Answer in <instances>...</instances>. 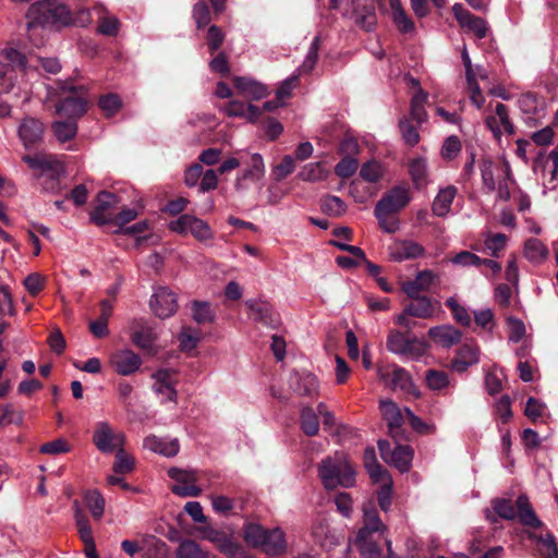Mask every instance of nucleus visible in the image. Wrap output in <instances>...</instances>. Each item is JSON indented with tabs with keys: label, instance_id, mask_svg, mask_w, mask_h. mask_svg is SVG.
<instances>
[{
	"label": "nucleus",
	"instance_id": "48",
	"mask_svg": "<svg viewBox=\"0 0 558 558\" xmlns=\"http://www.w3.org/2000/svg\"><path fill=\"white\" fill-rule=\"evenodd\" d=\"M51 128L54 136L61 143L71 141L77 133V124L74 120L56 121Z\"/></svg>",
	"mask_w": 558,
	"mask_h": 558
},
{
	"label": "nucleus",
	"instance_id": "21",
	"mask_svg": "<svg viewBox=\"0 0 558 558\" xmlns=\"http://www.w3.org/2000/svg\"><path fill=\"white\" fill-rule=\"evenodd\" d=\"M119 204V198L116 194L101 191L96 197V205L90 213V221L98 225L105 226L113 221V216L110 209L116 208Z\"/></svg>",
	"mask_w": 558,
	"mask_h": 558
},
{
	"label": "nucleus",
	"instance_id": "22",
	"mask_svg": "<svg viewBox=\"0 0 558 558\" xmlns=\"http://www.w3.org/2000/svg\"><path fill=\"white\" fill-rule=\"evenodd\" d=\"M411 201L410 191L407 186L398 185L390 189L377 202L378 211H388L396 214L404 208Z\"/></svg>",
	"mask_w": 558,
	"mask_h": 558
},
{
	"label": "nucleus",
	"instance_id": "24",
	"mask_svg": "<svg viewBox=\"0 0 558 558\" xmlns=\"http://www.w3.org/2000/svg\"><path fill=\"white\" fill-rule=\"evenodd\" d=\"M452 12L462 28H468L469 31L473 32L480 39L486 37L488 27L485 20L473 15L460 3H456L452 7Z\"/></svg>",
	"mask_w": 558,
	"mask_h": 558
},
{
	"label": "nucleus",
	"instance_id": "47",
	"mask_svg": "<svg viewBox=\"0 0 558 558\" xmlns=\"http://www.w3.org/2000/svg\"><path fill=\"white\" fill-rule=\"evenodd\" d=\"M298 175L302 181L318 182L327 178L328 170L320 161L310 162L302 167Z\"/></svg>",
	"mask_w": 558,
	"mask_h": 558
},
{
	"label": "nucleus",
	"instance_id": "49",
	"mask_svg": "<svg viewBox=\"0 0 558 558\" xmlns=\"http://www.w3.org/2000/svg\"><path fill=\"white\" fill-rule=\"evenodd\" d=\"M84 502L94 519L99 520L105 512V498L98 490H88L84 495Z\"/></svg>",
	"mask_w": 558,
	"mask_h": 558
},
{
	"label": "nucleus",
	"instance_id": "59",
	"mask_svg": "<svg viewBox=\"0 0 558 558\" xmlns=\"http://www.w3.org/2000/svg\"><path fill=\"white\" fill-rule=\"evenodd\" d=\"M446 305L451 310L453 318L461 325L469 327L472 323L469 311L459 304L456 298L450 296L446 301Z\"/></svg>",
	"mask_w": 558,
	"mask_h": 558
},
{
	"label": "nucleus",
	"instance_id": "1",
	"mask_svg": "<svg viewBox=\"0 0 558 558\" xmlns=\"http://www.w3.org/2000/svg\"><path fill=\"white\" fill-rule=\"evenodd\" d=\"M387 526L379 518L378 511L372 502L363 506V524L350 541L344 557L350 558L353 544L363 558H393L391 542L386 537Z\"/></svg>",
	"mask_w": 558,
	"mask_h": 558
},
{
	"label": "nucleus",
	"instance_id": "29",
	"mask_svg": "<svg viewBox=\"0 0 558 558\" xmlns=\"http://www.w3.org/2000/svg\"><path fill=\"white\" fill-rule=\"evenodd\" d=\"M290 388L299 396L312 397L318 391L317 378L308 372H293L289 378Z\"/></svg>",
	"mask_w": 558,
	"mask_h": 558
},
{
	"label": "nucleus",
	"instance_id": "25",
	"mask_svg": "<svg viewBox=\"0 0 558 558\" xmlns=\"http://www.w3.org/2000/svg\"><path fill=\"white\" fill-rule=\"evenodd\" d=\"M110 363L119 375L129 376L140 369L142 359L133 351L124 349L112 353L110 356Z\"/></svg>",
	"mask_w": 558,
	"mask_h": 558
},
{
	"label": "nucleus",
	"instance_id": "20",
	"mask_svg": "<svg viewBox=\"0 0 558 558\" xmlns=\"http://www.w3.org/2000/svg\"><path fill=\"white\" fill-rule=\"evenodd\" d=\"M518 107L527 124H536L546 116V106L542 97L534 93H525L518 99Z\"/></svg>",
	"mask_w": 558,
	"mask_h": 558
},
{
	"label": "nucleus",
	"instance_id": "15",
	"mask_svg": "<svg viewBox=\"0 0 558 558\" xmlns=\"http://www.w3.org/2000/svg\"><path fill=\"white\" fill-rule=\"evenodd\" d=\"M485 125L497 141H500L505 134L512 135L515 132L509 110L501 102H497L495 108L486 116Z\"/></svg>",
	"mask_w": 558,
	"mask_h": 558
},
{
	"label": "nucleus",
	"instance_id": "7",
	"mask_svg": "<svg viewBox=\"0 0 558 558\" xmlns=\"http://www.w3.org/2000/svg\"><path fill=\"white\" fill-rule=\"evenodd\" d=\"M22 160L32 169L39 171L41 185L45 191L56 193L59 185V175L62 172L61 163L52 156L43 154L24 155Z\"/></svg>",
	"mask_w": 558,
	"mask_h": 558
},
{
	"label": "nucleus",
	"instance_id": "40",
	"mask_svg": "<svg viewBox=\"0 0 558 558\" xmlns=\"http://www.w3.org/2000/svg\"><path fill=\"white\" fill-rule=\"evenodd\" d=\"M515 504L518 508L519 520L523 525L535 529L542 526V521L534 512L526 495H520Z\"/></svg>",
	"mask_w": 558,
	"mask_h": 558
},
{
	"label": "nucleus",
	"instance_id": "50",
	"mask_svg": "<svg viewBox=\"0 0 558 558\" xmlns=\"http://www.w3.org/2000/svg\"><path fill=\"white\" fill-rule=\"evenodd\" d=\"M322 210L328 216L340 217L347 211L345 203L338 196L326 195L320 201Z\"/></svg>",
	"mask_w": 558,
	"mask_h": 558
},
{
	"label": "nucleus",
	"instance_id": "8",
	"mask_svg": "<svg viewBox=\"0 0 558 558\" xmlns=\"http://www.w3.org/2000/svg\"><path fill=\"white\" fill-rule=\"evenodd\" d=\"M201 537L216 545L220 553L229 558H250L248 553L242 545L234 542L228 534L221 530L214 529L210 525L198 529Z\"/></svg>",
	"mask_w": 558,
	"mask_h": 558
},
{
	"label": "nucleus",
	"instance_id": "37",
	"mask_svg": "<svg viewBox=\"0 0 558 558\" xmlns=\"http://www.w3.org/2000/svg\"><path fill=\"white\" fill-rule=\"evenodd\" d=\"M390 7L391 20L400 33L411 34L414 32V23L405 13L400 0H388Z\"/></svg>",
	"mask_w": 558,
	"mask_h": 558
},
{
	"label": "nucleus",
	"instance_id": "42",
	"mask_svg": "<svg viewBox=\"0 0 558 558\" xmlns=\"http://www.w3.org/2000/svg\"><path fill=\"white\" fill-rule=\"evenodd\" d=\"M379 408L389 429H398L403 424V415L400 408L391 400H381Z\"/></svg>",
	"mask_w": 558,
	"mask_h": 558
},
{
	"label": "nucleus",
	"instance_id": "10",
	"mask_svg": "<svg viewBox=\"0 0 558 558\" xmlns=\"http://www.w3.org/2000/svg\"><path fill=\"white\" fill-rule=\"evenodd\" d=\"M151 390L161 403L177 404V371L172 368H159L151 374Z\"/></svg>",
	"mask_w": 558,
	"mask_h": 558
},
{
	"label": "nucleus",
	"instance_id": "64",
	"mask_svg": "<svg viewBox=\"0 0 558 558\" xmlns=\"http://www.w3.org/2000/svg\"><path fill=\"white\" fill-rule=\"evenodd\" d=\"M360 175L363 180L375 183L383 177L381 165L375 160L367 161L361 167Z\"/></svg>",
	"mask_w": 558,
	"mask_h": 558
},
{
	"label": "nucleus",
	"instance_id": "55",
	"mask_svg": "<svg viewBox=\"0 0 558 558\" xmlns=\"http://www.w3.org/2000/svg\"><path fill=\"white\" fill-rule=\"evenodd\" d=\"M426 385L434 391H439L447 388L450 379L447 373L442 371L429 369L425 375Z\"/></svg>",
	"mask_w": 558,
	"mask_h": 558
},
{
	"label": "nucleus",
	"instance_id": "60",
	"mask_svg": "<svg viewBox=\"0 0 558 558\" xmlns=\"http://www.w3.org/2000/svg\"><path fill=\"white\" fill-rule=\"evenodd\" d=\"M134 469V459L124 451L123 447L116 451L113 471L117 474L130 473Z\"/></svg>",
	"mask_w": 558,
	"mask_h": 558
},
{
	"label": "nucleus",
	"instance_id": "28",
	"mask_svg": "<svg viewBox=\"0 0 558 558\" xmlns=\"http://www.w3.org/2000/svg\"><path fill=\"white\" fill-rule=\"evenodd\" d=\"M143 447L150 452L166 458L175 457L180 450V444L177 438L157 437L155 435L145 437Z\"/></svg>",
	"mask_w": 558,
	"mask_h": 558
},
{
	"label": "nucleus",
	"instance_id": "43",
	"mask_svg": "<svg viewBox=\"0 0 558 558\" xmlns=\"http://www.w3.org/2000/svg\"><path fill=\"white\" fill-rule=\"evenodd\" d=\"M544 174L548 172L549 178H544V191L546 194L547 190H554L557 174H558V145L548 154L546 160L543 162Z\"/></svg>",
	"mask_w": 558,
	"mask_h": 558
},
{
	"label": "nucleus",
	"instance_id": "4",
	"mask_svg": "<svg viewBox=\"0 0 558 558\" xmlns=\"http://www.w3.org/2000/svg\"><path fill=\"white\" fill-rule=\"evenodd\" d=\"M243 539L248 546L269 556L283 555L288 549L286 533L279 526L268 529L259 523H246L243 526Z\"/></svg>",
	"mask_w": 558,
	"mask_h": 558
},
{
	"label": "nucleus",
	"instance_id": "56",
	"mask_svg": "<svg viewBox=\"0 0 558 558\" xmlns=\"http://www.w3.org/2000/svg\"><path fill=\"white\" fill-rule=\"evenodd\" d=\"M502 172L505 173V179L499 181L495 191H497V199L507 202L511 198L510 184H514V180L511 175V168L507 161L502 163Z\"/></svg>",
	"mask_w": 558,
	"mask_h": 558
},
{
	"label": "nucleus",
	"instance_id": "62",
	"mask_svg": "<svg viewBox=\"0 0 558 558\" xmlns=\"http://www.w3.org/2000/svg\"><path fill=\"white\" fill-rule=\"evenodd\" d=\"M507 235L504 233L496 234H486L485 238V247L490 253L493 257H498L500 252L506 247L507 244Z\"/></svg>",
	"mask_w": 558,
	"mask_h": 558
},
{
	"label": "nucleus",
	"instance_id": "41",
	"mask_svg": "<svg viewBox=\"0 0 558 558\" xmlns=\"http://www.w3.org/2000/svg\"><path fill=\"white\" fill-rule=\"evenodd\" d=\"M524 257L533 264H542L548 256V248L536 238H531L524 242Z\"/></svg>",
	"mask_w": 558,
	"mask_h": 558
},
{
	"label": "nucleus",
	"instance_id": "57",
	"mask_svg": "<svg viewBox=\"0 0 558 558\" xmlns=\"http://www.w3.org/2000/svg\"><path fill=\"white\" fill-rule=\"evenodd\" d=\"M199 340V331L192 329L191 327H183L179 335L180 348L184 352H191L194 350Z\"/></svg>",
	"mask_w": 558,
	"mask_h": 558
},
{
	"label": "nucleus",
	"instance_id": "44",
	"mask_svg": "<svg viewBox=\"0 0 558 558\" xmlns=\"http://www.w3.org/2000/svg\"><path fill=\"white\" fill-rule=\"evenodd\" d=\"M319 49H320V36L317 35L313 38L302 64L294 72L295 74H299V77L302 74H308L314 70V68L317 63V60H318Z\"/></svg>",
	"mask_w": 558,
	"mask_h": 558
},
{
	"label": "nucleus",
	"instance_id": "5",
	"mask_svg": "<svg viewBox=\"0 0 558 558\" xmlns=\"http://www.w3.org/2000/svg\"><path fill=\"white\" fill-rule=\"evenodd\" d=\"M318 475L324 487L328 490L338 486L351 487L355 483V472L344 460L343 456L327 457L322 461Z\"/></svg>",
	"mask_w": 558,
	"mask_h": 558
},
{
	"label": "nucleus",
	"instance_id": "6",
	"mask_svg": "<svg viewBox=\"0 0 558 558\" xmlns=\"http://www.w3.org/2000/svg\"><path fill=\"white\" fill-rule=\"evenodd\" d=\"M242 162L233 183L234 190L240 194L247 192L252 185L258 184L266 174V166L260 154L243 153Z\"/></svg>",
	"mask_w": 558,
	"mask_h": 558
},
{
	"label": "nucleus",
	"instance_id": "18",
	"mask_svg": "<svg viewBox=\"0 0 558 558\" xmlns=\"http://www.w3.org/2000/svg\"><path fill=\"white\" fill-rule=\"evenodd\" d=\"M168 475L177 482L171 488L175 495L181 497H196L201 495L202 489L195 485L198 480L196 471L170 468Z\"/></svg>",
	"mask_w": 558,
	"mask_h": 558
},
{
	"label": "nucleus",
	"instance_id": "14",
	"mask_svg": "<svg viewBox=\"0 0 558 558\" xmlns=\"http://www.w3.org/2000/svg\"><path fill=\"white\" fill-rule=\"evenodd\" d=\"M378 449L381 458L388 464L397 468L401 473L410 470L413 460V449L408 445H397L391 448L387 440H378Z\"/></svg>",
	"mask_w": 558,
	"mask_h": 558
},
{
	"label": "nucleus",
	"instance_id": "11",
	"mask_svg": "<svg viewBox=\"0 0 558 558\" xmlns=\"http://www.w3.org/2000/svg\"><path fill=\"white\" fill-rule=\"evenodd\" d=\"M46 132L45 123L35 117L26 116L17 124L16 133L26 150L36 149L43 144Z\"/></svg>",
	"mask_w": 558,
	"mask_h": 558
},
{
	"label": "nucleus",
	"instance_id": "23",
	"mask_svg": "<svg viewBox=\"0 0 558 558\" xmlns=\"http://www.w3.org/2000/svg\"><path fill=\"white\" fill-rule=\"evenodd\" d=\"M245 305L248 308V317L254 322L270 328H277L280 325L279 315L268 302L263 300H247Z\"/></svg>",
	"mask_w": 558,
	"mask_h": 558
},
{
	"label": "nucleus",
	"instance_id": "35",
	"mask_svg": "<svg viewBox=\"0 0 558 558\" xmlns=\"http://www.w3.org/2000/svg\"><path fill=\"white\" fill-rule=\"evenodd\" d=\"M222 111L229 117L244 118L248 122H255L262 114V110L254 105H246L240 100H231L225 105Z\"/></svg>",
	"mask_w": 558,
	"mask_h": 558
},
{
	"label": "nucleus",
	"instance_id": "38",
	"mask_svg": "<svg viewBox=\"0 0 558 558\" xmlns=\"http://www.w3.org/2000/svg\"><path fill=\"white\" fill-rule=\"evenodd\" d=\"M427 98L428 94L424 92L422 87H418V90H416L411 98L410 117L417 126H421L428 120V114L425 110Z\"/></svg>",
	"mask_w": 558,
	"mask_h": 558
},
{
	"label": "nucleus",
	"instance_id": "34",
	"mask_svg": "<svg viewBox=\"0 0 558 558\" xmlns=\"http://www.w3.org/2000/svg\"><path fill=\"white\" fill-rule=\"evenodd\" d=\"M428 336L436 344L442 348H451L459 343L462 338L461 331L451 325L432 327L428 330Z\"/></svg>",
	"mask_w": 558,
	"mask_h": 558
},
{
	"label": "nucleus",
	"instance_id": "32",
	"mask_svg": "<svg viewBox=\"0 0 558 558\" xmlns=\"http://www.w3.org/2000/svg\"><path fill=\"white\" fill-rule=\"evenodd\" d=\"M93 13L97 17V33L104 36H117L120 32L121 23L119 19L110 14L107 9L100 4L93 8Z\"/></svg>",
	"mask_w": 558,
	"mask_h": 558
},
{
	"label": "nucleus",
	"instance_id": "12",
	"mask_svg": "<svg viewBox=\"0 0 558 558\" xmlns=\"http://www.w3.org/2000/svg\"><path fill=\"white\" fill-rule=\"evenodd\" d=\"M93 442L100 452L111 453L124 446L125 435L114 432L107 421H100L95 425Z\"/></svg>",
	"mask_w": 558,
	"mask_h": 558
},
{
	"label": "nucleus",
	"instance_id": "51",
	"mask_svg": "<svg viewBox=\"0 0 558 558\" xmlns=\"http://www.w3.org/2000/svg\"><path fill=\"white\" fill-rule=\"evenodd\" d=\"M301 428L307 436H315L319 430L317 414L311 407H304L301 411Z\"/></svg>",
	"mask_w": 558,
	"mask_h": 558
},
{
	"label": "nucleus",
	"instance_id": "58",
	"mask_svg": "<svg viewBox=\"0 0 558 558\" xmlns=\"http://www.w3.org/2000/svg\"><path fill=\"white\" fill-rule=\"evenodd\" d=\"M480 171L484 187L490 193L496 190L495 166L490 159L480 161Z\"/></svg>",
	"mask_w": 558,
	"mask_h": 558
},
{
	"label": "nucleus",
	"instance_id": "17",
	"mask_svg": "<svg viewBox=\"0 0 558 558\" xmlns=\"http://www.w3.org/2000/svg\"><path fill=\"white\" fill-rule=\"evenodd\" d=\"M169 229L177 233H191L199 241L208 240L213 236V231L207 222L192 216L181 215L178 219L169 223Z\"/></svg>",
	"mask_w": 558,
	"mask_h": 558
},
{
	"label": "nucleus",
	"instance_id": "54",
	"mask_svg": "<svg viewBox=\"0 0 558 558\" xmlns=\"http://www.w3.org/2000/svg\"><path fill=\"white\" fill-rule=\"evenodd\" d=\"M75 512L74 520L78 530V534L83 543H88L94 541L92 527L89 525V521L87 517L83 513L82 509L77 501L74 502Z\"/></svg>",
	"mask_w": 558,
	"mask_h": 558
},
{
	"label": "nucleus",
	"instance_id": "53",
	"mask_svg": "<svg viewBox=\"0 0 558 558\" xmlns=\"http://www.w3.org/2000/svg\"><path fill=\"white\" fill-rule=\"evenodd\" d=\"M157 335L150 327H142L133 333L132 340L140 349L151 351L154 349Z\"/></svg>",
	"mask_w": 558,
	"mask_h": 558
},
{
	"label": "nucleus",
	"instance_id": "3",
	"mask_svg": "<svg viewBox=\"0 0 558 558\" xmlns=\"http://www.w3.org/2000/svg\"><path fill=\"white\" fill-rule=\"evenodd\" d=\"M37 64H29L26 57L15 48L4 49L0 54V89L9 93L14 87L15 69L26 72L28 68L38 69L40 66L49 74H57L61 70V64L57 58H38Z\"/></svg>",
	"mask_w": 558,
	"mask_h": 558
},
{
	"label": "nucleus",
	"instance_id": "9",
	"mask_svg": "<svg viewBox=\"0 0 558 558\" xmlns=\"http://www.w3.org/2000/svg\"><path fill=\"white\" fill-rule=\"evenodd\" d=\"M387 348L391 353L410 360L420 359L426 351L424 341L400 331H393L389 335Z\"/></svg>",
	"mask_w": 558,
	"mask_h": 558
},
{
	"label": "nucleus",
	"instance_id": "2",
	"mask_svg": "<svg viewBox=\"0 0 558 558\" xmlns=\"http://www.w3.org/2000/svg\"><path fill=\"white\" fill-rule=\"evenodd\" d=\"M25 19L28 39L38 47L44 44L45 29L69 26L71 10L58 0H41L29 5Z\"/></svg>",
	"mask_w": 558,
	"mask_h": 558
},
{
	"label": "nucleus",
	"instance_id": "30",
	"mask_svg": "<svg viewBox=\"0 0 558 558\" xmlns=\"http://www.w3.org/2000/svg\"><path fill=\"white\" fill-rule=\"evenodd\" d=\"M458 190L454 185L439 187L432 203V213L439 218H446L451 213L452 203Z\"/></svg>",
	"mask_w": 558,
	"mask_h": 558
},
{
	"label": "nucleus",
	"instance_id": "36",
	"mask_svg": "<svg viewBox=\"0 0 558 558\" xmlns=\"http://www.w3.org/2000/svg\"><path fill=\"white\" fill-rule=\"evenodd\" d=\"M409 173L416 190L425 189L430 182L427 160L423 157H417L410 161Z\"/></svg>",
	"mask_w": 558,
	"mask_h": 558
},
{
	"label": "nucleus",
	"instance_id": "61",
	"mask_svg": "<svg viewBox=\"0 0 558 558\" xmlns=\"http://www.w3.org/2000/svg\"><path fill=\"white\" fill-rule=\"evenodd\" d=\"M209 499L214 511L218 514L228 517L234 509V500L225 495H211Z\"/></svg>",
	"mask_w": 558,
	"mask_h": 558
},
{
	"label": "nucleus",
	"instance_id": "27",
	"mask_svg": "<svg viewBox=\"0 0 558 558\" xmlns=\"http://www.w3.org/2000/svg\"><path fill=\"white\" fill-rule=\"evenodd\" d=\"M480 362V348L474 341L464 342L457 351L451 367L458 373H464L470 366Z\"/></svg>",
	"mask_w": 558,
	"mask_h": 558
},
{
	"label": "nucleus",
	"instance_id": "63",
	"mask_svg": "<svg viewBox=\"0 0 558 558\" xmlns=\"http://www.w3.org/2000/svg\"><path fill=\"white\" fill-rule=\"evenodd\" d=\"M374 215L378 220V225L384 232L395 233L399 230V220L392 216L393 214H390L388 211L380 213L378 211V208L375 207Z\"/></svg>",
	"mask_w": 558,
	"mask_h": 558
},
{
	"label": "nucleus",
	"instance_id": "46",
	"mask_svg": "<svg viewBox=\"0 0 558 558\" xmlns=\"http://www.w3.org/2000/svg\"><path fill=\"white\" fill-rule=\"evenodd\" d=\"M192 318L199 325L213 323L216 314L211 305L205 301H193L191 303Z\"/></svg>",
	"mask_w": 558,
	"mask_h": 558
},
{
	"label": "nucleus",
	"instance_id": "33",
	"mask_svg": "<svg viewBox=\"0 0 558 558\" xmlns=\"http://www.w3.org/2000/svg\"><path fill=\"white\" fill-rule=\"evenodd\" d=\"M438 280V275L433 270L425 269L418 271L415 279L402 284V290L408 296L420 295L422 291H428Z\"/></svg>",
	"mask_w": 558,
	"mask_h": 558
},
{
	"label": "nucleus",
	"instance_id": "45",
	"mask_svg": "<svg viewBox=\"0 0 558 558\" xmlns=\"http://www.w3.org/2000/svg\"><path fill=\"white\" fill-rule=\"evenodd\" d=\"M165 543L153 535H146L142 538L141 544L136 541L124 539L121 543L122 550L129 555L130 557H134L142 547L144 546H154V547H165Z\"/></svg>",
	"mask_w": 558,
	"mask_h": 558
},
{
	"label": "nucleus",
	"instance_id": "31",
	"mask_svg": "<svg viewBox=\"0 0 558 558\" xmlns=\"http://www.w3.org/2000/svg\"><path fill=\"white\" fill-rule=\"evenodd\" d=\"M233 83L242 96L252 100H259L268 95L267 86L252 77L235 76Z\"/></svg>",
	"mask_w": 558,
	"mask_h": 558
},
{
	"label": "nucleus",
	"instance_id": "16",
	"mask_svg": "<svg viewBox=\"0 0 558 558\" xmlns=\"http://www.w3.org/2000/svg\"><path fill=\"white\" fill-rule=\"evenodd\" d=\"M62 90L70 92V95L64 97L57 106L56 111L58 114L65 116L69 120L78 119L86 112V101L78 94L82 87H76L71 84H63Z\"/></svg>",
	"mask_w": 558,
	"mask_h": 558
},
{
	"label": "nucleus",
	"instance_id": "52",
	"mask_svg": "<svg viewBox=\"0 0 558 558\" xmlns=\"http://www.w3.org/2000/svg\"><path fill=\"white\" fill-rule=\"evenodd\" d=\"M177 558H209V556L195 541L185 539L177 549Z\"/></svg>",
	"mask_w": 558,
	"mask_h": 558
},
{
	"label": "nucleus",
	"instance_id": "19",
	"mask_svg": "<svg viewBox=\"0 0 558 558\" xmlns=\"http://www.w3.org/2000/svg\"><path fill=\"white\" fill-rule=\"evenodd\" d=\"M149 305L157 317L169 318L177 312V295L167 287H158L151 295Z\"/></svg>",
	"mask_w": 558,
	"mask_h": 558
},
{
	"label": "nucleus",
	"instance_id": "39",
	"mask_svg": "<svg viewBox=\"0 0 558 558\" xmlns=\"http://www.w3.org/2000/svg\"><path fill=\"white\" fill-rule=\"evenodd\" d=\"M409 298L412 301L405 306V314L418 318H429L433 316L435 308L428 296L416 295Z\"/></svg>",
	"mask_w": 558,
	"mask_h": 558
},
{
	"label": "nucleus",
	"instance_id": "26",
	"mask_svg": "<svg viewBox=\"0 0 558 558\" xmlns=\"http://www.w3.org/2000/svg\"><path fill=\"white\" fill-rule=\"evenodd\" d=\"M424 253V247L412 240H396L388 246L389 257L395 262L418 258Z\"/></svg>",
	"mask_w": 558,
	"mask_h": 558
},
{
	"label": "nucleus",
	"instance_id": "13",
	"mask_svg": "<svg viewBox=\"0 0 558 558\" xmlns=\"http://www.w3.org/2000/svg\"><path fill=\"white\" fill-rule=\"evenodd\" d=\"M349 5L351 11L347 10L344 15L362 29L372 32L377 25L376 0H350Z\"/></svg>",
	"mask_w": 558,
	"mask_h": 558
}]
</instances>
